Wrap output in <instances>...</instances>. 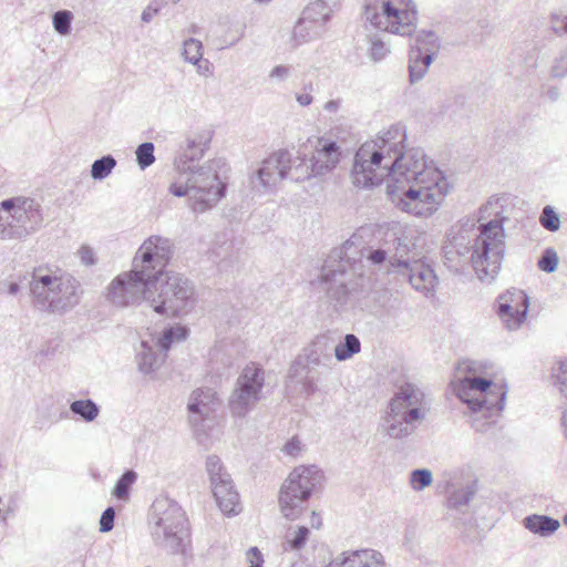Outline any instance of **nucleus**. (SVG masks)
Wrapping results in <instances>:
<instances>
[{
    "instance_id": "1",
    "label": "nucleus",
    "mask_w": 567,
    "mask_h": 567,
    "mask_svg": "<svg viewBox=\"0 0 567 567\" xmlns=\"http://www.w3.org/2000/svg\"><path fill=\"white\" fill-rule=\"evenodd\" d=\"M406 132L401 124L390 126L377 140L363 143L355 152L351 169L358 188H372L388 178V192L426 179H440L442 172L420 147L405 150Z\"/></svg>"
},
{
    "instance_id": "2",
    "label": "nucleus",
    "mask_w": 567,
    "mask_h": 567,
    "mask_svg": "<svg viewBox=\"0 0 567 567\" xmlns=\"http://www.w3.org/2000/svg\"><path fill=\"white\" fill-rule=\"evenodd\" d=\"M212 137L209 130L190 132L174 161L177 176L168 190L176 197H187L188 207L196 214L214 208L226 195L227 185L219 176L224 161L214 158L199 164Z\"/></svg>"
},
{
    "instance_id": "3",
    "label": "nucleus",
    "mask_w": 567,
    "mask_h": 567,
    "mask_svg": "<svg viewBox=\"0 0 567 567\" xmlns=\"http://www.w3.org/2000/svg\"><path fill=\"white\" fill-rule=\"evenodd\" d=\"M173 254L171 240L151 236L138 248L133 267L116 276L107 287L106 299L114 306L128 307L145 300L151 305L152 289Z\"/></svg>"
},
{
    "instance_id": "4",
    "label": "nucleus",
    "mask_w": 567,
    "mask_h": 567,
    "mask_svg": "<svg viewBox=\"0 0 567 567\" xmlns=\"http://www.w3.org/2000/svg\"><path fill=\"white\" fill-rule=\"evenodd\" d=\"M361 238L352 236L341 247L334 248L321 271V285L331 300L344 305L363 276V258L374 266H390L389 249H368L360 246Z\"/></svg>"
},
{
    "instance_id": "5",
    "label": "nucleus",
    "mask_w": 567,
    "mask_h": 567,
    "mask_svg": "<svg viewBox=\"0 0 567 567\" xmlns=\"http://www.w3.org/2000/svg\"><path fill=\"white\" fill-rule=\"evenodd\" d=\"M29 287L34 308L43 312L63 315L80 301L79 281L69 274L35 268Z\"/></svg>"
},
{
    "instance_id": "6",
    "label": "nucleus",
    "mask_w": 567,
    "mask_h": 567,
    "mask_svg": "<svg viewBox=\"0 0 567 567\" xmlns=\"http://www.w3.org/2000/svg\"><path fill=\"white\" fill-rule=\"evenodd\" d=\"M480 235L468 250L462 246L456 248L457 258L465 257L470 250L471 261L481 281L492 282L498 275L505 252V231L503 221L492 219L481 224Z\"/></svg>"
},
{
    "instance_id": "7",
    "label": "nucleus",
    "mask_w": 567,
    "mask_h": 567,
    "mask_svg": "<svg viewBox=\"0 0 567 567\" xmlns=\"http://www.w3.org/2000/svg\"><path fill=\"white\" fill-rule=\"evenodd\" d=\"M151 537L157 547L169 554H183L188 543L186 517L182 507L173 499L157 498L148 518Z\"/></svg>"
},
{
    "instance_id": "8",
    "label": "nucleus",
    "mask_w": 567,
    "mask_h": 567,
    "mask_svg": "<svg viewBox=\"0 0 567 567\" xmlns=\"http://www.w3.org/2000/svg\"><path fill=\"white\" fill-rule=\"evenodd\" d=\"M473 370L471 362L460 364L458 383L455 385L456 395L474 413L492 417L504 409L506 390L501 384L471 373Z\"/></svg>"
},
{
    "instance_id": "9",
    "label": "nucleus",
    "mask_w": 567,
    "mask_h": 567,
    "mask_svg": "<svg viewBox=\"0 0 567 567\" xmlns=\"http://www.w3.org/2000/svg\"><path fill=\"white\" fill-rule=\"evenodd\" d=\"M425 414L424 393L414 384L405 383L391 399L383 426L390 437L403 439L415 431Z\"/></svg>"
},
{
    "instance_id": "10",
    "label": "nucleus",
    "mask_w": 567,
    "mask_h": 567,
    "mask_svg": "<svg viewBox=\"0 0 567 567\" xmlns=\"http://www.w3.org/2000/svg\"><path fill=\"white\" fill-rule=\"evenodd\" d=\"M447 182L444 176L440 179H426L424 183L410 186H396L388 192L392 203L402 212L416 217L432 216L443 203L447 194Z\"/></svg>"
},
{
    "instance_id": "11",
    "label": "nucleus",
    "mask_w": 567,
    "mask_h": 567,
    "mask_svg": "<svg viewBox=\"0 0 567 567\" xmlns=\"http://www.w3.org/2000/svg\"><path fill=\"white\" fill-rule=\"evenodd\" d=\"M363 14L381 31L410 37L415 30L417 12L411 0H367Z\"/></svg>"
},
{
    "instance_id": "12",
    "label": "nucleus",
    "mask_w": 567,
    "mask_h": 567,
    "mask_svg": "<svg viewBox=\"0 0 567 567\" xmlns=\"http://www.w3.org/2000/svg\"><path fill=\"white\" fill-rule=\"evenodd\" d=\"M195 303L192 282L179 274H164L157 281V290L152 289L151 307L166 317H182L188 313Z\"/></svg>"
},
{
    "instance_id": "13",
    "label": "nucleus",
    "mask_w": 567,
    "mask_h": 567,
    "mask_svg": "<svg viewBox=\"0 0 567 567\" xmlns=\"http://www.w3.org/2000/svg\"><path fill=\"white\" fill-rule=\"evenodd\" d=\"M265 370L261 365L250 362L237 378L228 398V408L234 417H245L262 399Z\"/></svg>"
},
{
    "instance_id": "14",
    "label": "nucleus",
    "mask_w": 567,
    "mask_h": 567,
    "mask_svg": "<svg viewBox=\"0 0 567 567\" xmlns=\"http://www.w3.org/2000/svg\"><path fill=\"white\" fill-rule=\"evenodd\" d=\"M7 207L13 209V219L18 224L16 229L9 228L11 235L25 238L41 227L43 215L41 205L35 199L24 196L8 198L2 200V208Z\"/></svg>"
},
{
    "instance_id": "15",
    "label": "nucleus",
    "mask_w": 567,
    "mask_h": 567,
    "mask_svg": "<svg viewBox=\"0 0 567 567\" xmlns=\"http://www.w3.org/2000/svg\"><path fill=\"white\" fill-rule=\"evenodd\" d=\"M291 154L287 150H279L270 154L261 162L260 167L251 176V184L260 192H267L276 187L282 179H287L288 164Z\"/></svg>"
},
{
    "instance_id": "16",
    "label": "nucleus",
    "mask_w": 567,
    "mask_h": 567,
    "mask_svg": "<svg viewBox=\"0 0 567 567\" xmlns=\"http://www.w3.org/2000/svg\"><path fill=\"white\" fill-rule=\"evenodd\" d=\"M528 307V296L520 289H512L498 297L497 315L504 326L514 331L525 322Z\"/></svg>"
},
{
    "instance_id": "17",
    "label": "nucleus",
    "mask_w": 567,
    "mask_h": 567,
    "mask_svg": "<svg viewBox=\"0 0 567 567\" xmlns=\"http://www.w3.org/2000/svg\"><path fill=\"white\" fill-rule=\"evenodd\" d=\"M399 276L406 279L412 288L424 297L430 298L435 295L439 278L434 269L421 259L413 260L410 266L401 265Z\"/></svg>"
},
{
    "instance_id": "18",
    "label": "nucleus",
    "mask_w": 567,
    "mask_h": 567,
    "mask_svg": "<svg viewBox=\"0 0 567 567\" xmlns=\"http://www.w3.org/2000/svg\"><path fill=\"white\" fill-rule=\"evenodd\" d=\"M219 402L213 389L193 391L187 403L189 423L199 427L205 421L213 420Z\"/></svg>"
},
{
    "instance_id": "19",
    "label": "nucleus",
    "mask_w": 567,
    "mask_h": 567,
    "mask_svg": "<svg viewBox=\"0 0 567 567\" xmlns=\"http://www.w3.org/2000/svg\"><path fill=\"white\" fill-rule=\"evenodd\" d=\"M298 486L289 474L280 488V509L284 517L290 520H296L302 515L310 498V496H303L302 489H299Z\"/></svg>"
},
{
    "instance_id": "20",
    "label": "nucleus",
    "mask_w": 567,
    "mask_h": 567,
    "mask_svg": "<svg viewBox=\"0 0 567 567\" xmlns=\"http://www.w3.org/2000/svg\"><path fill=\"white\" fill-rule=\"evenodd\" d=\"M341 150L337 142L320 137L315 146L310 162L316 175L323 176L337 167L340 162Z\"/></svg>"
},
{
    "instance_id": "21",
    "label": "nucleus",
    "mask_w": 567,
    "mask_h": 567,
    "mask_svg": "<svg viewBox=\"0 0 567 567\" xmlns=\"http://www.w3.org/2000/svg\"><path fill=\"white\" fill-rule=\"evenodd\" d=\"M384 565V557L380 551L365 548L343 551L327 567H382Z\"/></svg>"
},
{
    "instance_id": "22",
    "label": "nucleus",
    "mask_w": 567,
    "mask_h": 567,
    "mask_svg": "<svg viewBox=\"0 0 567 567\" xmlns=\"http://www.w3.org/2000/svg\"><path fill=\"white\" fill-rule=\"evenodd\" d=\"M337 0H317L309 3L302 11V16L296 24V34L305 35L301 33L302 27L307 22L313 23L316 27H320L322 33L324 32V25L331 19Z\"/></svg>"
},
{
    "instance_id": "23",
    "label": "nucleus",
    "mask_w": 567,
    "mask_h": 567,
    "mask_svg": "<svg viewBox=\"0 0 567 567\" xmlns=\"http://www.w3.org/2000/svg\"><path fill=\"white\" fill-rule=\"evenodd\" d=\"M210 485L213 495L224 514L236 515L240 512L239 495L234 487L230 476Z\"/></svg>"
},
{
    "instance_id": "24",
    "label": "nucleus",
    "mask_w": 567,
    "mask_h": 567,
    "mask_svg": "<svg viewBox=\"0 0 567 567\" xmlns=\"http://www.w3.org/2000/svg\"><path fill=\"white\" fill-rule=\"evenodd\" d=\"M296 384L301 386V393L310 396L317 391V377L313 368H310L302 359L298 357L290 365L288 372V386Z\"/></svg>"
},
{
    "instance_id": "25",
    "label": "nucleus",
    "mask_w": 567,
    "mask_h": 567,
    "mask_svg": "<svg viewBox=\"0 0 567 567\" xmlns=\"http://www.w3.org/2000/svg\"><path fill=\"white\" fill-rule=\"evenodd\" d=\"M292 482L299 485L298 488L302 489L303 496H310L318 486L321 485L323 473L317 465H300L290 472Z\"/></svg>"
},
{
    "instance_id": "26",
    "label": "nucleus",
    "mask_w": 567,
    "mask_h": 567,
    "mask_svg": "<svg viewBox=\"0 0 567 567\" xmlns=\"http://www.w3.org/2000/svg\"><path fill=\"white\" fill-rule=\"evenodd\" d=\"M414 247L408 237H396L393 240V248H389L390 251V268L389 274L399 275L401 272V265L410 266L414 257H410L411 249Z\"/></svg>"
},
{
    "instance_id": "27",
    "label": "nucleus",
    "mask_w": 567,
    "mask_h": 567,
    "mask_svg": "<svg viewBox=\"0 0 567 567\" xmlns=\"http://www.w3.org/2000/svg\"><path fill=\"white\" fill-rule=\"evenodd\" d=\"M301 357L310 368L320 365L328 367L331 361L328 337H317L316 340L305 349V354Z\"/></svg>"
},
{
    "instance_id": "28",
    "label": "nucleus",
    "mask_w": 567,
    "mask_h": 567,
    "mask_svg": "<svg viewBox=\"0 0 567 567\" xmlns=\"http://www.w3.org/2000/svg\"><path fill=\"white\" fill-rule=\"evenodd\" d=\"M523 525L535 535L549 537L559 529L560 522L547 515L532 514L523 519Z\"/></svg>"
},
{
    "instance_id": "29",
    "label": "nucleus",
    "mask_w": 567,
    "mask_h": 567,
    "mask_svg": "<svg viewBox=\"0 0 567 567\" xmlns=\"http://www.w3.org/2000/svg\"><path fill=\"white\" fill-rule=\"evenodd\" d=\"M476 492L477 484L475 481L453 491L447 497V508L455 511L458 514L467 513L470 503L474 498Z\"/></svg>"
},
{
    "instance_id": "30",
    "label": "nucleus",
    "mask_w": 567,
    "mask_h": 567,
    "mask_svg": "<svg viewBox=\"0 0 567 567\" xmlns=\"http://www.w3.org/2000/svg\"><path fill=\"white\" fill-rule=\"evenodd\" d=\"M431 54H421L420 50H410L409 52V80L411 84L421 81L429 71L433 62Z\"/></svg>"
},
{
    "instance_id": "31",
    "label": "nucleus",
    "mask_w": 567,
    "mask_h": 567,
    "mask_svg": "<svg viewBox=\"0 0 567 567\" xmlns=\"http://www.w3.org/2000/svg\"><path fill=\"white\" fill-rule=\"evenodd\" d=\"M441 48L440 39L432 30H421L415 34L414 43L410 50H420L421 54H431L435 58Z\"/></svg>"
},
{
    "instance_id": "32",
    "label": "nucleus",
    "mask_w": 567,
    "mask_h": 567,
    "mask_svg": "<svg viewBox=\"0 0 567 567\" xmlns=\"http://www.w3.org/2000/svg\"><path fill=\"white\" fill-rule=\"evenodd\" d=\"M317 175L312 169L311 162L308 163L306 158H301L299 156L295 159L291 157V162L288 164L287 168V179L301 183Z\"/></svg>"
},
{
    "instance_id": "33",
    "label": "nucleus",
    "mask_w": 567,
    "mask_h": 567,
    "mask_svg": "<svg viewBox=\"0 0 567 567\" xmlns=\"http://www.w3.org/2000/svg\"><path fill=\"white\" fill-rule=\"evenodd\" d=\"M310 536V529L306 526L290 527L285 536L284 549L299 551L301 550Z\"/></svg>"
},
{
    "instance_id": "34",
    "label": "nucleus",
    "mask_w": 567,
    "mask_h": 567,
    "mask_svg": "<svg viewBox=\"0 0 567 567\" xmlns=\"http://www.w3.org/2000/svg\"><path fill=\"white\" fill-rule=\"evenodd\" d=\"M70 411L81 420L90 423L100 414V406L91 399H81L71 402Z\"/></svg>"
},
{
    "instance_id": "35",
    "label": "nucleus",
    "mask_w": 567,
    "mask_h": 567,
    "mask_svg": "<svg viewBox=\"0 0 567 567\" xmlns=\"http://www.w3.org/2000/svg\"><path fill=\"white\" fill-rule=\"evenodd\" d=\"M361 350V342L355 334L348 333L334 348V357L338 361H347Z\"/></svg>"
},
{
    "instance_id": "36",
    "label": "nucleus",
    "mask_w": 567,
    "mask_h": 567,
    "mask_svg": "<svg viewBox=\"0 0 567 567\" xmlns=\"http://www.w3.org/2000/svg\"><path fill=\"white\" fill-rule=\"evenodd\" d=\"M116 159L113 155L107 154L101 158L95 159L91 165V177L94 181H103L111 175L113 169L116 167Z\"/></svg>"
},
{
    "instance_id": "37",
    "label": "nucleus",
    "mask_w": 567,
    "mask_h": 567,
    "mask_svg": "<svg viewBox=\"0 0 567 567\" xmlns=\"http://www.w3.org/2000/svg\"><path fill=\"white\" fill-rule=\"evenodd\" d=\"M137 363L141 372L151 373L158 368L159 355L143 341L142 351L137 353Z\"/></svg>"
},
{
    "instance_id": "38",
    "label": "nucleus",
    "mask_w": 567,
    "mask_h": 567,
    "mask_svg": "<svg viewBox=\"0 0 567 567\" xmlns=\"http://www.w3.org/2000/svg\"><path fill=\"white\" fill-rule=\"evenodd\" d=\"M137 474L133 470L125 471L121 477L117 480L112 495L117 499H127L130 496V491L132 485L136 482Z\"/></svg>"
},
{
    "instance_id": "39",
    "label": "nucleus",
    "mask_w": 567,
    "mask_h": 567,
    "mask_svg": "<svg viewBox=\"0 0 567 567\" xmlns=\"http://www.w3.org/2000/svg\"><path fill=\"white\" fill-rule=\"evenodd\" d=\"M458 246H462L464 248V250H468V243H467L465 236L453 235L452 237H450V235H447V240L445 241V244L442 247L444 258L447 262L453 264V262L457 261L458 258H457V254H456V248Z\"/></svg>"
},
{
    "instance_id": "40",
    "label": "nucleus",
    "mask_w": 567,
    "mask_h": 567,
    "mask_svg": "<svg viewBox=\"0 0 567 567\" xmlns=\"http://www.w3.org/2000/svg\"><path fill=\"white\" fill-rule=\"evenodd\" d=\"M187 336V329L185 327H171L164 330L162 337L158 339L157 344L162 351L166 352L169 350L174 341L184 340Z\"/></svg>"
},
{
    "instance_id": "41",
    "label": "nucleus",
    "mask_w": 567,
    "mask_h": 567,
    "mask_svg": "<svg viewBox=\"0 0 567 567\" xmlns=\"http://www.w3.org/2000/svg\"><path fill=\"white\" fill-rule=\"evenodd\" d=\"M11 226L16 227L18 224L13 219V209L11 207H7V209L2 208V202L0 203V239H22V236L11 235L9 228Z\"/></svg>"
},
{
    "instance_id": "42",
    "label": "nucleus",
    "mask_w": 567,
    "mask_h": 567,
    "mask_svg": "<svg viewBox=\"0 0 567 567\" xmlns=\"http://www.w3.org/2000/svg\"><path fill=\"white\" fill-rule=\"evenodd\" d=\"M73 13L70 10H59L52 16L54 30L61 35H68L72 30Z\"/></svg>"
},
{
    "instance_id": "43",
    "label": "nucleus",
    "mask_w": 567,
    "mask_h": 567,
    "mask_svg": "<svg viewBox=\"0 0 567 567\" xmlns=\"http://www.w3.org/2000/svg\"><path fill=\"white\" fill-rule=\"evenodd\" d=\"M182 55L190 64H195L203 58V43L195 39H186L183 43Z\"/></svg>"
},
{
    "instance_id": "44",
    "label": "nucleus",
    "mask_w": 567,
    "mask_h": 567,
    "mask_svg": "<svg viewBox=\"0 0 567 567\" xmlns=\"http://www.w3.org/2000/svg\"><path fill=\"white\" fill-rule=\"evenodd\" d=\"M154 150L155 146L152 142H144L137 146L135 151L136 163L142 171L154 164Z\"/></svg>"
},
{
    "instance_id": "45",
    "label": "nucleus",
    "mask_w": 567,
    "mask_h": 567,
    "mask_svg": "<svg viewBox=\"0 0 567 567\" xmlns=\"http://www.w3.org/2000/svg\"><path fill=\"white\" fill-rule=\"evenodd\" d=\"M206 471L208 473L210 484L223 481L230 475L225 470L220 458L217 455H209L206 458Z\"/></svg>"
},
{
    "instance_id": "46",
    "label": "nucleus",
    "mask_w": 567,
    "mask_h": 567,
    "mask_svg": "<svg viewBox=\"0 0 567 567\" xmlns=\"http://www.w3.org/2000/svg\"><path fill=\"white\" fill-rule=\"evenodd\" d=\"M369 42L368 55L374 62L383 60L390 52L386 42L379 34L371 35Z\"/></svg>"
},
{
    "instance_id": "47",
    "label": "nucleus",
    "mask_w": 567,
    "mask_h": 567,
    "mask_svg": "<svg viewBox=\"0 0 567 567\" xmlns=\"http://www.w3.org/2000/svg\"><path fill=\"white\" fill-rule=\"evenodd\" d=\"M432 472L426 468H419L411 472L410 482L414 491H422L432 484Z\"/></svg>"
},
{
    "instance_id": "48",
    "label": "nucleus",
    "mask_w": 567,
    "mask_h": 567,
    "mask_svg": "<svg viewBox=\"0 0 567 567\" xmlns=\"http://www.w3.org/2000/svg\"><path fill=\"white\" fill-rule=\"evenodd\" d=\"M539 221L540 225L549 231H557L560 228L559 215L549 205L544 207Z\"/></svg>"
},
{
    "instance_id": "49",
    "label": "nucleus",
    "mask_w": 567,
    "mask_h": 567,
    "mask_svg": "<svg viewBox=\"0 0 567 567\" xmlns=\"http://www.w3.org/2000/svg\"><path fill=\"white\" fill-rule=\"evenodd\" d=\"M537 266L540 270L551 274L557 269L558 256L554 248H546L538 259Z\"/></svg>"
},
{
    "instance_id": "50",
    "label": "nucleus",
    "mask_w": 567,
    "mask_h": 567,
    "mask_svg": "<svg viewBox=\"0 0 567 567\" xmlns=\"http://www.w3.org/2000/svg\"><path fill=\"white\" fill-rule=\"evenodd\" d=\"M301 33L305 35V38L301 35H297L296 27L293 28L292 38L296 41V44H301L311 41L313 39L320 38L323 34L321 28L313 25V23L311 22H307L303 24Z\"/></svg>"
},
{
    "instance_id": "51",
    "label": "nucleus",
    "mask_w": 567,
    "mask_h": 567,
    "mask_svg": "<svg viewBox=\"0 0 567 567\" xmlns=\"http://www.w3.org/2000/svg\"><path fill=\"white\" fill-rule=\"evenodd\" d=\"M115 509L107 507L100 518V532L107 533L114 527Z\"/></svg>"
},
{
    "instance_id": "52",
    "label": "nucleus",
    "mask_w": 567,
    "mask_h": 567,
    "mask_svg": "<svg viewBox=\"0 0 567 567\" xmlns=\"http://www.w3.org/2000/svg\"><path fill=\"white\" fill-rule=\"evenodd\" d=\"M550 75L553 78H564L567 75V50L560 55L559 59H556L551 69Z\"/></svg>"
},
{
    "instance_id": "53",
    "label": "nucleus",
    "mask_w": 567,
    "mask_h": 567,
    "mask_svg": "<svg viewBox=\"0 0 567 567\" xmlns=\"http://www.w3.org/2000/svg\"><path fill=\"white\" fill-rule=\"evenodd\" d=\"M551 30L557 35L567 34V16L553 14L550 18Z\"/></svg>"
},
{
    "instance_id": "54",
    "label": "nucleus",
    "mask_w": 567,
    "mask_h": 567,
    "mask_svg": "<svg viewBox=\"0 0 567 567\" xmlns=\"http://www.w3.org/2000/svg\"><path fill=\"white\" fill-rule=\"evenodd\" d=\"M247 560L250 564L249 567H262L264 565V556L257 547H250L248 549Z\"/></svg>"
},
{
    "instance_id": "55",
    "label": "nucleus",
    "mask_w": 567,
    "mask_h": 567,
    "mask_svg": "<svg viewBox=\"0 0 567 567\" xmlns=\"http://www.w3.org/2000/svg\"><path fill=\"white\" fill-rule=\"evenodd\" d=\"M79 256H80L82 264H84L86 266H92L96 261L95 257H94V251L89 246H82L79 249Z\"/></svg>"
},
{
    "instance_id": "56",
    "label": "nucleus",
    "mask_w": 567,
    "mask_h": 567,
    "mask_svg": "<svg viewBox=\"0 0 567 567\" xmlns=\"http://www.w3.org/2000/svg\"><path fill=\"white\" fill-rule=\"evenodd\" d=\"M196 66L197 73L203 76L212 75V63L207 59H200L198 62L194 64Z\"/></svg>"
},
{
    "instance_id": "57",
    "label": "nucleus",
    "mask_w": 567,
    "mask_h": 567,
    "mask_svg": "<svg viewBox=\"0 0 567 567\" xmlns=\"http://www.w3.org/2000/svg\"><path fill=\"white\" fill-rule=\"evenodd\" d=\"M284 451L291 456H296L300 451V442L296 439H291L285 444Z\"/></svg>"
},
{
    "instance_id": "58",
    "label": "nucleus",
    "mask_w": 567,
    "mask_h": 567,
    "mask_svg": "<svg viewBox=\"0 0 567 567\" xmlns=\"http://www.w3.org/2000/svg\"><path fill=\"white\" fill-rule=\"evenodd\" d=\"M289 75V66L286 65H276L269 76L285 80Z\"/></svg>"
},
{
    "instance_id": "59",
    "label": "nucleus",
    "mask_w": 567,
    "mask_h": 567,
    "mask_svg": "<svg viewBox=\"0 0 567 567\" xmlns=\"http://www.w3.org/2000/svg\"><path fill=\"white\" fill-rule=\"evenodd\" d=\"M157 12H158V10L156 8H153L152 6H148L142 12L141 19H142L143 22L148 23L157 14Z\"/></svg>"
},
{
    "instance_id": "60",
    "label": "nucleus",
    "mask_w": 567,
    "mask_h": 567,
    "mask_svg": "<svg viewBox=\"0 0 567 567\" xmlns=\"http://www.w3.org/2000/svg\"><path fill=\"white\" fill-rule=\"evenodd\" d=\"M340 105V100H330L323 105V109L329 113H336L339 110Z\"/></svg>"
},
{
    "instance_id": "61",
    "label": "nucleus",
    "mask_w": 567,
    "mask_h": 567,
    "mask_svg": "<svg viewBox=\"0 0 567 567\" xmlns=\"http://www.w3.org/2000/svg\"><path fill=\"white\" fill-rule=\"evenodd\" d=\"M546 96L549 101L551 102H556L559 100L560 97V90L557 87V86H550L547 91H546Z\"/></svg>"
},
{
    "instance_id": "62",
    "label": "nucleus",
    "mask_w": 567,
    "mask_h": 567,
    "mask_svg": "<svg viewBox=\"0 0 567 567\" xmlns=\"http://www.w3.org/2000/svg\"><path fill=\"white\" fill-rule=\"evenodd\" d=\"M245 30H246V23L245 22H241L239 24H237L236 27V33H237V37L229 43V45H233L235 44L236 42H238L241 38H244L245 35Z\"/></svg>"
},
{
    "instance_id": "63",
    "label": "nucleus",
    "mask_w": 567,
    "mask_h": 567,
    "mask_svg": "<svg viewBox=\"0 0 567 567\" xmlns=\"http://www.w3.org/2000/svg\"><path fill=\"white\" fill-rule=\"evenodd\" d=\"M297 101L301 106H308L312 103V96L309 93H301L297 95Z\"/></svg>"
},
{
    "instance_id": "64",
    "label": "nucleus",
    "mask_w": 567,
    "mask_h": 567,
    "mask_svg": "<svg viewBox=\"0 0 567 567\" xmlns=\"http://www.w3.org/2000/svg\"><path fill=\"white\" fill-rule=\"evenodd\" d=\"M311 527L319 529L322 525L321 517L316 514V512H312L311 520H310Z\"/></svg>"
}]
</instances>
